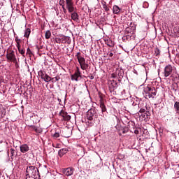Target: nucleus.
I'll use <instances>...</instances> for the list:
<instances>
[{
    "instance_id": "obj_34",
    "label": "nucleus",
    "mask_w": 179,
    "mask_h": 179,
    "mask_svg": "<svg viewBox=\"0 0 179 179\" xmlns=\"http://www.w3.org/2000/svg\"><path fill=\"white\" fill-rule=\"evenodd\" d=\"M5 115H6V111L5 110H3V112H2L0 117H1V118H3V117H5Z\"/></svg>"
},
{
    "instance_id": "obj_4",
    "label": "nucleus",
    "mask_w": 179,
    "mask_h": 179,
    "mask_svg": "<svg viewBox=\"0 0 179 179\" xmlns=\"http://www.w3.org/2000/svg\"><path fill=\"white\" fill-rule=\"evenodd\" d=\"M98 117L99 114L94 108H91L87 112V120L88 121H93L94 118H97Z\"/></svg>"
},
{
    "instance_id": "obj_15",
    "label": "nucleus",
    "mask_w": 179,
    "mask_h": 179,
    "mask_svg": "<svg viewBox=\"0 0 179 179\" xmlns=\"http://www.w3.org/2000/svg\"><path fill=\"white\" fill-rule=\"evenodd\" d=\"M131 34H134V33H135V27H127L126 29H125V34H131Z\"/></svg>"
},
{
    "instance_id": "obj_35",
    "label": "nucleus",
    "mask_w": 179,
    "mask_h": 179,
    "mask_svg": "<svg viewBox=\"0 0 179 179\" xmlns=\"http://www.w3.org/2000/svg\"><path fill=\"white\" fill-rule=\"evenodd\" d=\"M27 54H28V55H31V50L29 49V48H28L27 50Z\"/></svg>"
},
{
    "instance_id": "obj_19",
    "label": "nucleus",
    "mask_w": 179,
    "mask_h": 179,
    "mask_svg": "<svg viewBox=\"0 0 179 179\" xmlns=\"http://www.w3.org/2000/svg\"><path fill=\"white\" fill-rule=\"evenodd\" d=\"M117 76L119 77V80H118L119 82H121V79L124 78V70L122 69L118 70Z\"/></svg>"
},
{
    "instance_id": "obj_31",
    "label": "nucleus",
    "mask_w": 179,
    "mask_h": 179,
    "mask_svg": "<svg viewBox=\"0 0 179 179\" xmlns=\"http://www.w3.org/2000/svg\"><path fill=\"white\" fill-rule=\"evenodd\" d=\"M103 8L106 12H108L110 10V8L107 6V5H103Z\"/></svg>"
},
{
    "instance_id": "obj_11",
    "label": "nucleus",
    "mask_w": 179,
    "mask_h": 179,
    "mask_svg": "<svg viewBox=\"0 0 179 179\" xmlns=\"http://www.w3.org/2000/svg\"><path fill=\"white\" fill-rule=\"evenodd\" d=\"M117 87H118V83H117V81L113 80L110 81V85L109 86V89L110 92H114V90H115V89H117Z\"/></svg>"
},
{
    "instance_id": "obj_21",
    "label": "nucleus",
    "mask_w": 179,
    "mask_h": 179,
    "mask_svg": "<svg viewBox=\"0 0 179 179\" xmlns=\"http://www.w3.org/2000/svg\"><path fill=\"white\" fill-rule=\"evenodd\" d=\"M100 107L101 108L102 113H106V111H107V108H106V105H104V102L102 101L100 102Z\"/></svg>"
},
{
    "instance_id": "obj_17",
    "label": "nucleus",
    "mask_w": 179,
    "mask_h": 179,
    "mask_svg": "<svg viewBox=\"0 0 179 179\" xmlns=\"http://www.w3.org/2000/svg\"><path fill=\"white\" fill-rule=\"evenodd\" d=\"M121 9L118 6H113V12L115 15H118L120 12Z\"/></svg>"
},
{
    "instance_id": "obj_27",
    "label": "nucleus",
    "mask_w": 179,
    "mask_h": 179,
    "mask_svg": "<svg viewBox=\"0 0 179 179\" xmlns=\"http://www.w3.org/2000/svg\"><path fill=\"white\" fill-rule=\"evenodd\" d=\"M29 129H31V131H35V132H38L37 127L34 125L29 126Z\"/></svg>"
},
{
    "instance_id": "obj_24",
    "label": "nucleus",
    "mask_w": 179,
    "mask_h": 179,
    "mask_svg": "<svg viewBox=\"0 0 179 179\" xmlns=\"http://www.w3.org/2000/svg\"><path fill=\"white\" fill-rule=\"evenodd\" d=\"M45 37L46 40L50 39V38L51 37V31L50 30L45 31Z\"/></svg>"
},
{
    "instance_id": "obj_36",
    "label": "nucleus",
    "mask_w": 179,
    "mask_h": 179,
    "mask_svg": "<svg viewBox=\"0 0 179 179\" xmlns=\"http://www.w3.org/2000/svg\"><path fill=\"white\" fill-rule=\"evenodd\" d=\"M55 41L57 43V44H61V38H56Z\"/></svg>"
},
{
    "instance_id": "obj_25",
    "label": "nucleus",
    "mask_w": 179,
    "mask_h": 179,
    "mask_svg": "<svg viewBox=\"0 0 179 179\" xmlns=\"http://www.w3.org/2000/svg\"><path fill=\"white\" fill-rule=\"evenodd\" d=\"M20 54H21V55H22V57H24V53L26 52V50L24 49H22V48H17Z\"/></svg>"
},
{
    "instance_id": "obj_23",
    "label": "nucleus",
    "mask_w": 179,
    "mask_h": 179,
    "mask_svg": "<svg viewBox=\"0 0 179 179\" xmlns=\"http://www.w3.org/2000/svg\"><path fill=\"white\" fill-rule=\"evenodd\" d=\"M59 136H61V130H56L53 134V138H59Z\"/></svg>"
},
{
    "instance_id": "obj_40",
    "label": "nucleus",
    "mask_w": 179,
    "mask_h": 179,
    "mask_svg": "<svg viewBox=\"0 0 179 179\" xmlns=\"http://www.w3.org/2000/svg\"><path fill=\"white\" fill-rule=\"evenodd\" d=\"M101 3H102V6H103V7H104V5H107V3H106V1H103L101 2Z\"/></svg>"
},
{
    "instance_id": "obj_2",
    "label": "nucleus",
    "mask_w": 179,
    "mask_h": 179,
    "mask_svg": "<svg viewBox=\"0 0 179 179\" xmlns=\"http://www.w3.org/2000/svg\"><path fill=\"white\" fill-rule=\"evenodd\" d=\"M156 88L153 87L146 86L144 87L143 90V94L145 99H151V97L154 99L155 96H156Z\"/></svg>"
},
{
    "instance_id": "obj_29",
    "label": "nucleus",
    "mask_w": 179,
    "mask_h": 179,
    "mask_svg": "<svg viewBox=\"0 0 179 179\" xmlns=\"http://www.w3.org/2000/svg\"><path fill=\"white\" fill-rule=\"evenodd\" d=\"M155 52L156 57H159V55H160V50L158 48L155 49Z\"/></svg>"
},
{
    "instance_id": "obj_12",
    "label": "nucleus",
    "mask_w": 179,
    "mask_h": 179,
    "mask_svg": "<svg viewBox=\"0 0 179 179\" xmlns=\"http://www.w3.org/2000/svg\"><path fill=\"white\" fill-rule=\"evenodd\" d=\"M59 115L63 117L64 121H69V120H71V115H68V113L64 110L60 111Z\"/></svg>"
},
{
    "instance_id": "obj_5",
    "label": "nucleus",
    "mask_w": 179,
    "mask_h": 179,
    "mask_svg": "<svg viewBox=\"0 0 179 179\" xmlns=\"http://www.w3.org/2000/svg\"><path fill=\"white\" fill-rule=\"evenodd\" d=\"M38 75L41 79H43V80H44V82H51V77L48 76V74H47V73L45 71L41 70L38 72Z\"/></svg>"
},
{
    "instance_id": "obj_43",
    "label": "nucleus",
    "mask_w": 179,
    "mask_h": 179,
    "mask_svg": "<svg viewBox=\"0 0 179 179\" xmlns=\"http://www.w3.org/2000/svg\"><path fill=\"white\" fill-rule=\"evenodd\" d=\"M90 79H91V80L94 79V76H90Z\"/></svg>"
},
{
    "instance_id": "obj_38",
    "label": "nucleus",
    "mask_w": 179,
    "mask_h": 179,
    "mask_svg": "<svg viewBox=\"0 0 179 179\" xmlns=\"http://www.w3.org/2000/svg\"><path fill=\"white\" fill-rule=\"evenodd\" d=\"M76 57H77V59H79V58H81L82 56H80V52H78Z\"/></svg>"
},
{
    "instance_id": "obj_3",
    "label": "nucleus",
    "mask_w": 179,
    "mask_h": 179,
    "mask_svg": "<svg viewBox=\"0 0 179 179\" xmlns=\"http://www.w3.org/2000/svg\"><path fill=\"white\" fill-rule=\"evenodd\" d=\"M27 173L26 176L29 177H36L40 178V172L38 171V169L34 166H29L27 168Z\"/></svg>"
},
{
    "instance_id": "obj_37",
    "label": "nucleus",
    "mask_w": 179,
    "mask_h": 179,
    "mask_svg": "<svg viewBox=\"0 0 179 179\" xmlns=\"http://www.w3.org/2000/svg\"><path fill=\"white\" fill-rule=\"evenodd\" d=\"M16 43H17V48H21L20 43H22V41H18V42H16Z\"/></svg>"
},
{
    "instance_id": "obj_33",
    "label": "nucleus",
    "mask_w": 179,
    "mask_h": 179,
    "mask_svg": "<svg viewBox=\"0 0 179 179\" xmlns=\"http://www.w3.org/2000/svg\"><path fill=\"white\" fill-rule=\"evenodd\" d=\"M51 80H52V83H54V82H58L59 79H58V78L55 77V78H51Z\"/></svg>"
},
{
    "instance_id": "obj_7",
    "label": "nucleus",
    "mask_w": 179,
    "mask_h": 179,
    "mask_svg": "<svg viewBox=\"0 0 179 179\" xmlns=\"http://www.w3.org/2000/svg\"><path fill=\"white\" fill-rule=\"evenodd\" d=\"M6 58L8 61H10V62H13L14 64L17 63V60L16 59V56L15 55V51L13 50L7 53Z\"/></svg>"
},
{
    "instance_id": "obj_49",
    "label": "nucleus",
    "mask_w": 179,
    "mask_h": 179,
    "mask_svg": "<svg viewBox=\"0 0 179 179\" xmlns=\"http://www.w3.org/2000/svg\"><path fill=\"white\" fill-rule=\"evenodd\" d=\"M0 80H1V77H0Z\"/></svg>"
},
{
    "instance_id": "obj_39",
    "label": "nucleus",
    "mask_w": 179,
    "mask_h": 179,
    "mask_svg": "<svg viewBox=\"0 0 179 179\" xmlns=\"http://www.w3.org/2000/svg\"><path fill=\"white\" fill-rule=\"evenodd\" d=\"M15 42L17 43V42H18V41H22V40L21 39H19V38H17V37H15Z\"/></svg>"
},
{
    "instance_id": "obj_16",
    "label": "nucleus",
    "mask_w": 179,
    "mask_h": 179,
    "mask_svg": "<svg viewBox=\"0 0 179 179\" xmlns=\"http://www.w3.org/2000/svg\"><path fill=\"white\" fill-rule=\"evenodd\" d=\"M66 153H68V150L66 148H62L58 152L59 157H62V156H64V155H66Z\"/></svg>"
},
{
    "instance_id": "obj_14",
    "label": "nucleus",
    "mask_w": 179,
    "mask_h": 179,
    "mask_svg": "<svg viewBox=\"0 0 179 179\" xmlns=\"http://www.w3.org/2000/svg\"><path fill=\"white\" fill-rule=\"evenodd\" d=\"M63 173L67 176H72V174H73V170H72L71 168H66L63 171Z\"/></svg>"
},
{
    "instance_id": "obj_48",
    "label": "nucleus",
    "mask_w": 179,
    "mask_h": 179,
    "mask_svg": "<svg viewBox=\"0 0 179 179\" xmlns=\"http://www.w3.org/2000/svg\"><path fill=\"white\" fill-rule=\"evenodd\" d=\"M8 155H9V151H8Z\"/></svg>"
},
{
    "instance_id": "obj_32",
    "label": "nucleus",
    "mask_w": 179,
    "mask_h": 179,
    "mask_svg": "<svg viewBox=\"0 0 179 179\" xmlns=\"http://www.w3.org/2000/svg\"><path fill=\"white\" fill-rule=\"evenodd\" d=\"M139 113H141V114H145V113H146V110H145V108H142L140 109Z\"/></svg>"
},
{
    "instance_id": "obj_42",
    "label": "nucleus",
    "mask_w": 179,
    "mask_h": 179,
    "mask_svg": "<svg viewBox=\"0 0 179 179\" xmlns=\"http://www.w3.org/2000/svg\"><path fill=\"white\" fill-rule=\"evenodd\" d=\"M62 9H63L64 13H66V8H65V7H62Z\"/></svg>"
},
{
    "instance_id": "obj_50",
    "label": "nucleus",
    "mask_w": 179,
    "mask_h": 179,
    "mask_svg": "<svg viewBox=\"0 0 179 179\" xmlns=\"http://www.w3.org/2000/svg\"><path fill=\"white\" fill-rule=\"evenodd\" d=\"M1 111L0 110V113H1Z\"/></svg>"
},
{
    "instance_id": "obj_20",
    "label": "nucleus",
    "mask_w": 179,
    "mask_h": 179,
    "mask_svg": "<svg viewBox=\"0 0 179 179\" xmlns=\"http://www.w3.org/2000/svg\"><path fill=\"white\" fill-rule=\"evenodd\" d=\"M137 114H138L139 117H143V118H145V119L149 118V117H150V113L148 111H146V113H143L141 115H139V113H137Z\"/></svg>"
},
{
    "instance_id": "obj_26",
    "label": "nucleus",
    "mask_w": 179,
    "mask_h": 179,
    "mask_svg": "<svg viewBox=\"0 0 179 179\" xmlns=\"http://www.w3.org/2000/svg\"><path fill=\"white\" fill-rule=\"evenodd\" d=\"M15 149H13V148H11V149L10 150V159H11V160H13V156H15Z\"/></svg>"
},
{
    "instance_id": "obj_41",
    "label": "nucleus",
    "mask_w": 179,
    "mask_h": 179,
    "mask_svg": "<svg viewBox=\"0 0 179 179\" xmlns=\"http://www.w3.org/2000/svg\"><path fill=\"white\" fill-rule=\"evenodd\" d=\"M134 134H135L136 135H138V134H139V131H138V130H135V131H134Z\"/></svg>"
},
{
    "instance_id": "obj_8",
    "label": "nucleus",
    "mask_w": 179,
    "mask_h": 179,
    "mask_svg": "<svg viewBox=\"0 0 179 179\" xmlns=\"http://www.w3.org/2000/svg\"><path fill=\"white\" fill-rule=\"evenodd\" d=\"M171 73H173V66L171 65H167L164 68V76L165 78H169Z\"/></svg>"
},
{
    "instance_id": "obj_28",
    "label": "nucleus",
    "mask_w": 179,
    "mask_h": 179,
    "mask_svg": "<svg viewBox=\"0 0 179 179\" xmlns=\"http://www.w3.org/2000/svg\"><path fill=\"white\" fill-rule=\"evenodd\" d=\"M59 5H60V6H62V8L65 7V1L64 0H60L59 1Z\"/></svg>"
},
{
    "instance_id": "obj_45",
    "label": "nucleus",
    "mask_w": 179,
    "mask_h": 179,
    "mask_svg": "<svg viewBox=\"0 0 179 179\" xmlns=\"http://www.w3.org/2000/svg\"><path fill=\"white\" fill-rule=\"evenodd\" d=\"M113 78H115V76H114V73L113 74Z\"/></svg>"
},
{
    "instance_id": "obj_18",
    "label": "nucleus",
    "mask_w": 179,
    "mask_h": 179,
    "mask_svg": "<svg viewBox=\"0 0 179 179\" xmlns=\"http://www.w3.org/2000/svg\"><path fill=\"white\" fill-rule=\"evenodd\" d=\"M105 44H106L108 47H114V42L111 39H108L105 41Z\"/></svg>"
},
{
    "instance_id": "obj_10",
    "label": "nucleus",
    "mask_w": 179,
    "mask_h": 179,
    "mask_svg": "<svg viewBox=\"0 0 179 179\" xmlns=\"http://www.w3.org/2000/svg\"><path fill=\"white\" fill-rule=\"evenodd\" d=\"M60 135L64 138H70L72 135V131L69 129L60 130Z\"/></svg>"
},
{
    "instance_id": "obj_22",
    "label": "nucleus",
    "mask_w": 179,
    "mask_h": 179,
    "mask_svg": "<svg viewBox=\"0 0 179 179\" xmlns=\"http://www.w3.org/2000/svg\"><path fill=\"white\" fill-rule=\"evenodd\" d=\"M30 33H31V31L30 30V29H27L24 31V37H26L27 38H29V36H30Z\"/></svg>"
},
{
    "instance_id": "obj_47",
    "label": "nucleus",
    "mask_w": 179,
    "mask_h": 179,
    "mask_svg": "<svg viewBox=\"0 0 179 179\" xmlns=\"http://www.w3.org/2000/svg\"><path fill=\"white\" fill-rule=\"evenodd\" d=\"M123 134H125V131H123Z\"/></svg>"
},
{
    "instance_id": "obj_30",
    "label": "nucleus",
    "mask_w": 179,
    "mask_h": 179,
    "mask_svg": "<svg viewBox=\"0 0 179 179\" xmlns=\"http://www.w3.org/2000/svg\"><path fill=\"white\" fill-rule=\"evenodd\" d=\"M26 179H40V178H36V176H26Z\"/></svg>"
},
{
    "instance_id": "obj_1",
    "label": "nucleus",
    "mask_w": 179,
    "mask_h": 179,
    "mask_svg": "<svg viewBox=\"0 0 179 179\" xmlns=\"http://www.w3.org/2000/svg\"><path fill=\"white\" fill-rule=\"evenodd\" d=\"M66 8L71 13L72 20L78 22L79 20V14L76 12V7L73 6L72 0H66Z\"/></svg>"
},
{
    "instance_id": "obj_46",
    "label": "nucleus",
    "mask_w": 179,
    "mask_h": 179,
    "mask_svg": "<svg viewBox=\"0 0 179 179\" xmlns=\"http://www.w3.org/2000/svg\"><path fill=\"white\" fill-rule=\"evenodd\" d=\"M2 142H3L2 141H0V143H2Z\"/></svg>"
},
{
    "instance_id": "obj_44",
    "label": "nucleus",
    "mask_w": 179,
    "mask_h": 179,
    "mask_svg": "<svg viewBox=\"0 0 179 179\" xmlns=\"http://www.w3.org/2000/svg\"><path fill=\"white\" fill-rule=\"evenodd\" d=\"M113 55H114V54L113 52L109 53V57H113Z\"/></svg>"
},
{
    "instance_id": "obj_6",
    "label": "nucleus",
    "mask_w": 179,
    "mask_h": 179,
    "mask_svg": "<svg viewBox=\"0 0 179 179\" xmlns=\"http://www.w3.org/2000/svg\"><path fill=\"white\" fill-rule=\"evenodd\" d=\"M78 61L83 71H86V69L89 68V64L86 63V59H85V57H78Z\"/></svg>"
},
{
    "instance_id": "obj_9",
    "label": "nucleus",
    "mask_w": 179,
    "mask_h": 179,
    "mask_svg": "<svg viewBox=\"0 0 179 179\" xmlns=\"http://www.w3.org/2000/svg\"><path fill=\"white\" fill-rule=\"evenodd\" d=\"M79 78H82V73H80L79 68L77 67V69L75 71V73L73 75H71V80H76V82H78V79H79Z\"/></svg>"
},
{
    "instance_id": "obj_13",
    "label": "nucleus",
    "mask_w": 179,
    "mask_h": 179,
    "mask_svg": "<svg viewBox=\"0 0 179 179\" xmlns=\"http://www.w3.org/2000/svg\"><path fill=\"white\" fill-rule=\"evenodd\" d=\"M21 153H27V152H29V145L27 144H22L20 147Z\"/></svg>"
}]
</instances>
